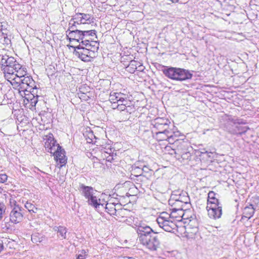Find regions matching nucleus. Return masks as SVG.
Returning <instances> with one entry per match:
<instances>
[{
	"mask_svg": "<svg viewBox=\"0 0 259 259\" xmlns=\"http://www.w3.org/2000/svg\"><path fill=\"white\" fill-rule=\"evenodd\" d=\"M122 102V103H129V101L125 98L123 97L122 96H120L119 98H118V102Z\"/></svg>",
	"mask_w": 259,
	"mask_h": 259,
	"instance_id": "nucleus-40",
	"label": "nucleus"
},
{
	"mask_svg": "<svg viewBox=\"0 0 259 259\" xmlns=\"http://www.w3.org/2000/svg\"><path fill=\"white\" fill-rule=\"evenodd\" d=\"M90 142H93V141L92 139H91V141Z\"/></svg>",
	"mask_w": 259,
	"mask_h": 259,
	"instance_id": "nucleus-53",
	"label": "nucleus"
},
{
	"mask_svg": "<svg viewBox=\"0 0 259 259\" xmlns=\"http://www.w3.org/2000/svg\"><path fill=\"white\" fill-rule=\"evenodd\" d=\"M140 243L151 251H156L160 247V241L158 238L157 233L149 237L145 241Z\"/></svg>",
	"mask_w": 259,
	"mask_h": 259,
	"instance_id": "nucleus-9",
	"label": "nucleus"
},
{
	"mask_svg": "<svg viewBox=\"0 0 259 259\" xmlns=\"http://www.w3.org/2000/svg\"><path fill=\"white\" fill-rule=\"evenodd\" d=\"M96 31L95 30H82L81 45L82 46L90 45L92 41L98 42Z\"/></svg>",
	"mask_w": 259,
	"mask_h": 259,
	"instance_id": "nucleus-10",
	"label": "nucleus"
},
{
	"mask_svg": "<svg viewBox=\"0 0 259 259\" xmlns=\"http://www.w3.org/2000/svg\"><path fill=\"white\" fill-rule=\"evenodd\" d=\"M137 232L138 234V238L140 242L145 241L147 238L157 233L148 226L145 224H141L137 228Z\"/></svg>",
	"mask_w": 259,
	"mask_h": 259,
	"instance_id": "nucleus-6",
	"label": "nucleus"
},
{
	"mask_svg": "<svg viewBox=\"0 0 259 259\" xmlns=\"http://www.w3.org/2000/svg\"><path fill=\"white\" fill-rule=\"evenodd\" d=\"M25 207L31 213H36L38 209L37 208L34 206V205L28 202H27L25 203Z\"/></svg>",
	"mask_w": 259,
	"mask_h": 259,
	"instance_id": "nucleus-29",
	"label": "nucleus"
},
{
	"mask_svg": "<svg viewBox=\"0 0 259 259\" xmlns=\"http://www.w3.org/2000/svg\"><path fill=\"white\" fill-rule=\"evenodd\" d=\"M47 140L45 143V147L46 149H48V152L53 153V152L56 150L54 149V147L53 148L52 146H51L50 140V135L47 136Z\"/></svg>",
	"mask_w": 259,
	"mask_h": 259,
	"instance_id": "nucleus-31",
	"label": "nucleus"
},
{
	"mask_svg": "<svg viewBox=\"0 0 259 259\" xmlns=\"http://www.w3.org/2000/svg\"><path fill=\"white\" fill-rule=\"evenodd\" d=\"M176 201L177 203H181L184 205L189 202L190 198L186 192L176 191L171 194L169 202L172 203V201Z\"/></svg>",
	"mask_w": 259,
	"mask_h": 259,
	"instance_id": "nucleus-11",
	"label": "nucleus"
},
{
	"mask_svg": "<svg viewBox=\"0 0 259 259\" xmlns=\"http://www.w3.org/2000/svg\"><path fill=\"white\" fill-rule=\"evenodd\" d=\"M179 213H180V212H178V211H177V212L176 213V214L177 215H178V218H176V219H180V218H181V217H183V214H181V215H179Z\"/></svg>",
	"mask_w": 259,
	"mask_h": 259,
	"instance_id": "nucleus-45",
	"label": "nucleus"
},
{
	"mask_svg": "<svg viewBox=\"0 0 259 259\" xmlns=\"http://www.w3.org/2000/svg\"><path fill=\"white\" fill-rule=\"evenodd\" d=\"M177 68H178L172 67H168L163 69L162 72L165 76L168 78L175 80Z\"/></svg>",
	"mask_w": 259,
	"mask_h": 259,
	"instance_id": "nucleus-22",
	"label": "nucleus"
},
{
	"mask_svg": "<svg viewBox=\"0 0 259 259\" xmlns=\"http://www.w3.org/2000/svg\"><path fill=\"white\" fill-rule=\"evenodd\" d=\"M14 203V207L10 214V219L12 223L17 224L21 222L23 219V215L22 213V208L16 204L15 201H11V205Z\"/></svg>",
	"mask_w": 259,
	"mask_h": 259,
	"instance_id": "nucleus-8",
	"label": "nucleus"
},
{
	"mask_svg": "<svg viewBox=\"0 0 259 259\" xmlns=\"http://www.w3.org/2000/svg\"><path fill=\"white\" fill-rule=\"evenodd\" d=\"M81 90H82V88H80V92H82V91H81Z\"/></svg>",
	"mask_w": 259,
	"mask_h": 259,
	"instance_id": "nucleus-52",
	"label": "nucleus"
},
{
	"mask_svg": "<svg viewBox=\"0 0 259 259\" xmlns=\"http://www.w3.org/2000/svg\"><path fill=\"white\" fill-rule=\"evenodd\" d=\"M80 25H78L76 21L73 20V18H72L71 20L69 21L68 24V29L66 31H70V30H79L78 28H80Z\"/></svg>",
	"mask_w": 259,
	"mask_h": 259,
	"instance_id": "nucleus-24",
	"label": "nucleus"
},
{
	"mask_svg": "<svg viewBox=\"0 0 259 259\" xmlns=\"http://www.w3.org/2000/svg\"><path fill=\"white\" fill-rule=\"evenodd\" d=\"M80 99H84L85 100L84 98H85V94L83 93H82L80 94V97H79Z\"/></svg>",
	"mask_w": 259,
	"mask_h": 259,
	"instance_id": "nucleus-44",
	"label": "nucleus"
},
{
	"mask_svg": "<svg viewBox=\"0 0 259 259\" xmlns=\"http://www.w3.org/2000/svg\"><path fill=\"white\" fill-rule=\"evenodd\" d=\"M168 203L169 205L174 206L175 207L172 208V211L171 212L169 217H171L172 218H178V216L176 214V213L178 211L180 212L179 215H181V214H183V207L184 204L181 203H177L176 201H172V203H170L168 201Z\"/></svg>",
	"mask_w": 259,
	"mask_h": 259,
	"instance_id": "nucleus-18",
	"label": "nucleus"
},
{
	"mask_svg": "<svg viewBox=\"0 0 259 259\" xmlns=\"http://www.w3.org/2000/svg\"><path fill=\"white\" fill-rule=\"evenodd\" d=\"M66 36L69 41H76L79 42V44L81 45L80 41H81V34L82 30H70V31H66Z\"/></svg>",
	"mask_w": 259,
	"mask_h": 259,
	"instance_id": "nucleus-15",
	"label": "nucleus"
},
{
	"mask_svg": "<svg viewBox=\"0 0 259 259\" xmlns=\"http://www.w3.org/2000/svg\"><path fill=\"white\" fill-rule=\"evenodd\" d=\"M33 101H32V103H34L35 104V105L36 104V103L37 102V100H35V99H33Z\"/></svg>",
	"mask_w": 259,
	"mask_h": 259,
	"instance_id": "nucleus-48",
	"label": "nucleus"
},
{
	"mask_svg": "<svg viewBox=\"0 0 259 259\" xmlns=\"http://www.w3.org/2000/svg\"><path fill=\"white\" fill-rule=\"evenodd\" d=\"M6 29V23L5 22H0V31L2 32L3 34H4L3 31Z\"/></svg>",
	"mask_w": 259,
	"mask_h": 259,
	"instance_id": "nucleus-41",
	"label": "nucleus"
},
{
	"mask_svg": "<svg viewBox=\"0 0 259 259\" xmlns=\"http://www.w3.org/2000/svg\"><path fill=\"white\" fill-rule=\"evenodd\" d=\"M215 194L213 191H210L208 194L207 200H210V199L215 197Z\"/></svg>",
	"mask_w": 259,
	"mask_h": 259,
	"instance_id": "nucleus-42",
	"label": "nucleus"
},
{
	"mask_svg": "<svg viewBox=\"0 0 259 259\" xmlns=\"http://www.w3.org/2000/svg\"><path fill=\"white\" fill-rule=\"evenodd\" d=\"M255 208L252 204H250L249 206H246L243 210V217L242 219L243 220L244 218L246 219H250L254 213Z\"/></svg>",
	"mask_w": 259,
	"mask_h": 259,
	"instance_id": "nucleus-23",
	"label": "nucleus"
},
{
	"mask_svg": "<svg viewBox=\"0 0 259 259\" xmlns=\"http://www.w3.org/2000/svg\"><path fill=\"white\" fill-rule=\"evenodd\" d=\"M123 95L121 93H111L110 95L109 100L111 102H113V104H115L116 103H117L118 98H119L120 96H123Z\"/></svg>",
	"mask_w": 259,
	"mask_h": 259,
	"instance_id": "nucleus-26",
	"label": "nucleus"
},
{
	"mask_svg": "<svg viewBox=\"0 0 259 259\" xmlns=\"http://www.w3.org/2000/svg\"><path fill=\"white\" fill-rule=\"evenodd\" d=\"M219 205H222V204L220 202L219 200L215 197L210 199V200H207V206H219Z\"/></svg>",
	"mask_w": 259,
	"mask_h": 259,
	"instance_id": "nucleus-30",
	"label": "nucleus"
},
{
	"mask_svg": "<svg viewBox=\"0 0 259 259\" xmlns=\"http://www.w3.org/2000/svg\"><path fill=\"white\" fill-rule=\"evenodd\" d=\"M0 64L5 78L12 84V80L15 79L16 76H22L25 74L26 68L22 67L13 57L3 56Z\"/></svg>",
	"mask_w": 259,
	"mask_h": 259,
	"instance_id": "nucleus-1",
	"label": "nucleus"
},
{
	"mask_svg": "<svg viewBox=\"0 0 259 259\" xmlns=\"http://www.w3.org/2000/svg\"><path fill=\"white\" fill-rule=\"evenodd\" d=\"M53 153L57 162H59L61 164L60 167L66 164L67 158L65 156V152L61 146H57V149L55 150Z\"/></svg>",
	"mask_w": 259,
	"mask_h": 259,
	"instance_id": "nucleus-13",
	"label": "nucleus"
},
{
	"mask_svg": "<svg viewBox=\"0 0 259 259\" xmlns=\"http://www.w3.org/2000/svg\"><path fill=\"white\" fill-rule=\"evenodd\" d=\"M168 214L166 212H162L157 218V222L159 227L164 231L168 232H171L176 227V224L167 217Z\"/></svg>",
	"mask_w": 259,
	"mask_h": 259,
	"instance_id": "nucleus-4",
	"label": "nucleus"
},
{
	"mask_svg": "<svg viewBox=\"0 0 259 259\" xmlns=\"http://www.w3.org/2000/svg\"><path fill=\"white\" fill-rule=\"evenodd\" d=\"M179 156H180L183 160H189L191 158V154L190 152L187 150L183 153L179 155Z\"/></svg>",
	"mask_w": 259,
	"mask_h": 259,
	"instance_id": "nucleus-33",
	"label": "nucleus"
},
{
	"mask_svg": "<svg viewBox=\"0 0 259 259\" xmlns=\"http://www.w3.org/2000/svg\"><path fill=\"white\" fill-rule=\"evenodd\" d=\"M44 239V237L38 233H34L31 235V240L34 243H40Z\"/></svg>",
	"mask_w": 259,
	"mask_h": 259,
	"instance_id": "nucleus-25",
	"label": "nucleus"
},
{
	"mask_svg": "<svg viewBox=\"0 0 259 259\" xmlns=\"http://www.w3.org/2000/svg\"><path fill=\"white\" fill-rule=\"evenodd\" d=\"M78 190L85 198L88 200L89 205L93 206L95 208H97L100 205L96 196L94 195L95 190L93 187L86 186L82 184H80Z\"/></svg>",
	"mask_w": 259,
	"mask_h": 259,
	"instance_id": "nucleus-3",
	"label": "nucleus"
},
{
	"mask_svg": "<svg viewBox=\"0 0 259 259\" xmlns=\"http://www.w3.org/2000/svg\"><path fill=\"white\" fill-rule=\"evenodd\" d=\"M129 104H130V103H125L124 104H118L116 106V108L114 107V106H113V108L117 109L118 110H119L120 111H126V112H128V111L127 110V107L130 106L128 105Z\"/></svg>",
	"mask_w": 259,
	"mask_h": 259,
	"instance_id": "nucleus-28",
	"label": "nucleus"
},
{
	"mask_svg": "<svg viewBox=\"0 0 259 259\" xmlns=\"http://www.w3.org/2000/svg\"><path fill=\"white\" fill-rule=\"evenodd\" d=\"M26 74V69L25 70V74H23L22 76H16L15 79L13 80L14 83L15 82L16 83H21L23 84H26V87L28 83H33V79L32 77L30 76H25ZM13 80H12V82Z\"/></svg>",
	"mask_w": 259,
	"mask_h": 259,
	"instance_id": "nucleus-20",
	"label": "nucleus"
},
{
	"mask_svg": "<svg viewBox=\"0 0 259 259\" xmlns=\"http://www.w3.org/2000/svg\"><path fill=\"white\" fill-rule=\"evenodd\" d=\"M8 179V176L5 174H0V183H5Z\"/></svg>",
	"mask_w": 259,
	"mask_h": 259,
	"instance_id": "nucleus-39",
	"label": "nucleus"
},
{
	"mask_svg": "<svg viewBox=\"0 0 259 259\" xmlns=\"http://www.w3.org/2000/svg\"><path fill=\"white\" fill-rule=\"evenodd\" d=\"M170 123V121L167 119L157 118L152 121L151 124L153 125L152 132H165L166 133L167 131H171L169 128Z\"/></svg>",
	"mask_w": 259,
	"mask_h": 259,
	"instance_id": "nucleus-5",
	"label": "nucleus"
},
{
	"mask_svg": "<svg viewBox=\"0 0 259 259\" xmlns=\"http://www.w3.org/2000/svg\"><path fill=\"white\" fill-rule=\"evenodd\" d=\"M72 18L76 21L78 25H80L82 24L89 23L87 21L90 22L91 16L88 14L76 13L72 16Z\"/></svg>",
	"mask_w": 259,
	"mask_h": 259,
	"instance_id": "nucleus-17",
	"label": "nucleus"
},
{
	"mask_svg": "<svg viewBox=\"0 0 259 259\" xmlns=\"http://www.w3.org/2000/svg\"><path fill=\"white\" fill-rule=\"evenodd\" d=\"M138 63L135 60H132L130 62V64L126 67L127 70L131 73H134L137 69Z\"/></svg>",
	"mask_w": 259,
	"mask_h": 259,
	"instance_id": "nucleus-27",
	"label": "nucleus"
},
{
	"mask_svg": "<svg viewBox=\"0 0 259 259\" xmlns=\"http://www.w3.org/2000/svg\"><path fill=\"white\" fill-rule=\"evenodd\" d=\"M117 103V104H124V103L119 102V103Z\"/></svg>",
	"mask_w": 259,
	"mask_h": 259,
	"instance_id": "nucleus-51",
	"label": "nucleus"
},
{
	"mask_svg": "<svg viewBox=\"0 0 259 259\" xmlns=\"http://www.w3.org/2000/svg\"><path fill=\"white\" fill-rule=\"evenodd\" d=\"M175 80L182 81L191 79L192 74L187 70L178 68Z\"/></svg>",
	"mask_w": 259,
	"mask_h": 259,
	"instance_id": "nucleus-16",
	"label": "nucleus"
},
{
	"mask_svg": "<svg viewBox=\"0 0 259 259\" xmlns=\"http://www.w3.org/2000/svg\"><path fill=\"white\" fill-rule=\"evenodd\" d=\"M246 132V130H244V131H242L241 133H240V134L244 133H245Z\"/></svg>",
	"mask_w": 259,
	"mask_h": 259,
	"instance_id": "nucleus-50",
	"label": "nucleus"
},
{
	"mask_svg": "<svg viewBox=\"0 0 259 259\" xmlns=\"http://www.w3.org/2000/svg\"><path fill=\"white\" fill-rule=\"evenodd\" d=\"M188 150L187 143L183 141L177 140L173 145L172 150L175 154L179 155Z\"/></svg>",
	"mask_w": 259,
	"mask_h": 259,
	"instance_id": "nucleus-14",
	"label": "nucleus"
},
{
	"mask_svg": "<svg viewBox=\"0 0 259 259\" xmlns=\"http://www.w3.org/2000/svg\"><path fill=\"white\" fill-rule=\"evenodd\" d=\"M123 259H135V258L134 257H133L124 256L123 257Z\"/></svg>",
	"mask_w": 259,
	"mask_h": 259,
	"instance_id": "nucleus-46",
	"label": "nucleus"
},
{
	"mask_svg": "<svg viewBox=\"0 0 259 259\" xmlns=\"http://www.w3.org/2000/svg\"><path fill=\"white\" fill-rule=\"evenodd\" d=\"M88 256V254L84 250H81L79 254L77 255L76 259H85Z\"/></svg>",
	"mask_w": 259,
	"mask_h": 259,
	"instance_id": "nucleus-38",
	"label": "nucleus"
},
{
	"mask_svg": "<svg viewBox=\"0 0 259 259\" xmlns=\"http://www.w3.org/2000/svg\"><path fill=\"white\" fill-rule=\"evenodd\" d=\"M99 49V43L92 41L90 45L82 46L79 44L75 48L74 54L84 62H89L95 58Z\"/></svg>",
	"mask_w": 259,
	"mask_h": 259,
	"instance_id": "nucleus-2",
	"label": "nucleus"
},
{
	"mask_svg": "<svg viewBox=\"0 0 259 259\" xmlns=\"http://www.w3.org/2000/svg\"><path fill=\"white\" fill-rule=\"evenodd\" d=\"M3 85L2 83H0V105L6 104V103H3L5 98V95L4 91L3 90Z\"/></svg>",
	"mask_w": 259,
	"mask_h": 259,
	"instance_id": "nucleus-32",
	"label": "nucleus"
},
{
	"mask_svg": "<svg viewBox=\"0 0 259 259\" xmlns=\"http://www.w3.org/2000/svg\"><path fill=\"white\" fill-rule=\"evenodd\" d=\"M50 140L51 142V146L54 147V149H57V146H60L58 144L56 143V141H55L53 138V136L52 134H50Z\"/></svg>",
	"mask_w": 259,
	"mask_h": 259,
	"instance_id": "nucleus-36",
	"label": "nucleus"
},
{
	"mask_svg": "<svg viewBox=\"0 0 259 259\" xmlns=\"http://www.w3.org/2000/svg\"><path fill=\"white\" fill-rule=\"evenodd\" d=\"M3 241L1 239H0V251L3 249Z\"/></svg>",
	"mask_w": 259,
	"mask_h": 259,
	"instance_id": "nucleus-43",
	"label": "nucleus"
},
{
	"mask_svg": "<svg viewBox=\"0 0 259 259\" xmlns=\"http://www.w3.org/2000/svg\"><path fill=\"white\" fill-rule=\"evenodd\" d=\"M53 230L57 233V236L60 240L66 239V234L67 233V229L62 226H54Z\"/></svg>",
	"mask_w": 259,
	"mask_h": 259,
	"instance_id": "nucleus-21",
	"label": "nucleus"
},
{
	"mask_svg": "<svg viewBox=\"0 0 259 259\" xmlns=\"http://www.w3.org/2000/svg\"><path fill=\"white\" fill-rule=\"evenodd\" d=\"M201 154H207V151H205V152H201Z\"/></svg>",
	"mask_w": 259,
	"mask_h": 259,
	"instance_id": "nucleus-49",
	"label": "nucleus"
},
{
	"mask_svg": "<svg viewBox=\"0 0 259 259\" xmlns=\"http://www.w3.org/2000/svg\"><path fill=\"white\" fill-rule=\"evenodd\" d=\"M208 215L211 219L216 220L220 219L222 215V205L219 206H206Z\"/></svg>",
	"mask_w": 259,
	"mask_h": 259,
	"instance_id": "nucleus-12",
	"label": "nucleus"
},
{
	"mask_svg": "<svg viewBox=\"0 0 259 259\" xmlns=\"http://www.w3.org/2000/svg\"><path fill=\"white\" fill-rule=\"evenodd\" d=\"M163 132H159L154 133L155 134V137L158 141H163L166 139H168L170 141L171 139H173L174 135L175 133L172 131H167V133Z\"/></svg>",
	"mask_w": 259,
	"mask_h": 259,
	"instance_id": "nucleus-19",
	"label": "nucleus"
},
{
	"mask_svg": "<svg viewBox=\"0 0 259 259\" xmlns=\"http://www.w3.org/2000/svg\"><path fill=\"white\" fill-rule=\"evenodd\" d=\"M6 210V206L3 202H0V220L3 218V215L5 213Z\"/></svg>",
	"mask_w": 259,
	"mask_h": 259,
	"instance_id": "nucleus-37",
	"label": "nucleus"
},
{
	"mask_svg": "<svg viewBox=\"0 0 259 259\" xmlns=\"http://www.w3.org/2000/svg\"><path fill=\"white\" fill-rule=\"evenodd\" d=\"M18 84H19V93L21 94V93L23 92L24 94L26 95L25 92H28V90L27 89V87H26V84L24 85L21 83H18Z\"/></svg>",
	"mask_w": 259,
	"mask_h": 259,
	"instance_id": "nucleus-35",
	"label": "nucleus"
},
{
	"mask_svg": "<svg viewBox=\"0 0 259 259\" xmlns=\"http://www.w3.org/2000/svg\"><path fill=\"white\" fill-rule=\"evenodd\" d=\"M147 169H148V168L146 166H144L142 169H141L142 171H146Z\"/></svg>",
	"mask_w": 259,
	"mask_h": 259,
	"instance_id": "nucleus-47",
	"label": "nucleus"
},
{
	"mask_svg": "<svg viewBox=\"0 0 259 259\" xmlns=\"http://www.w3.org/2000/svg\"><path fill=\"white\" fill-rule=\"evenodd\" d=\"M121 207V204L113 201L112 199H110L106 203L105 208L106 211L111 215L117 216L125 210L122 209Z\"/></svg>",
	"mask_w": 259,
	"mask_h": 259,
	"instance_id": "nucleus-7",
	"label": "nucleus"
},
{
	"mask_svg": "<svg viewBox=\"0 0 259 259\" xmlns=\"http://www.w3.org/2000/svg\"><path fill=\"white\" fill-rule=\"evenodd\" d=\"M27 89L28 92L31 93L32 95L34 94V91L36 89V85L34 84V81L33 80V83H28L27 85Z\"/></svg>",
	"mask_w": 259,
	"mask_h": 259,
	"instance_id": "nucleus-34",
	"label": "nucleus"
}]
</instances>
